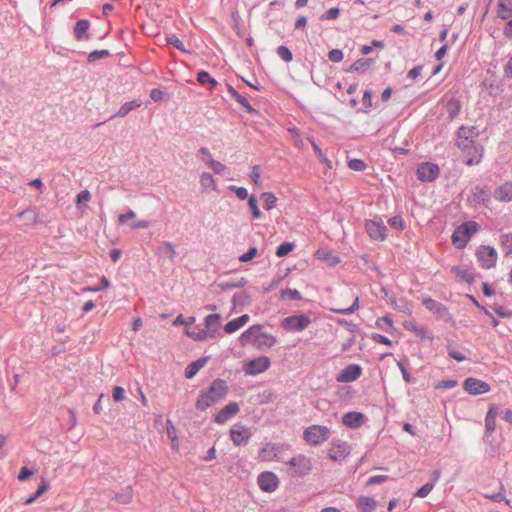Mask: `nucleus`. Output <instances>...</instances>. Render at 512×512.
<instances>
[{
    "instance_id": "nucleus-1",
    "label": "nucleus",
    "mask_w": 512,
    "mask_h": 512,
    "mask_svg": "<svg viewBox=\"0 0 512 512\" xmlns=\"http://www.w3.org/2000/svg\"><path fill=\"white\" fill-rule=\"evenodd\" d=\"M227 393L228 386L226 381L217 378L212 381L207 389L200 391L195 402V408L203 412L223 400Z\"/></svg>"
},
{
    "instance_id": "nucleus-2",
    "label": "nucleus",
    "mask_w": 512,
    "mask_h": 512,
    "mask_svg": "<svg viewBox=\"0 0 512 512\" xmlns=\"http://www.w3.org/2000/svg\"><path fill=\"white\" fill-rule=\"evenodd\" d=\"M480 230V225L473 220L459 225L452 233L451 240L457 249H463L471 240L473 234Z\"/></svg>"
},
{
    "instance_id": "nucleus-3",
    "label": "nucleus",
    "mask_w": 512,
    "mask_h": 512,
    "mask_svg": "<svg viewBox=\"0 0 512 512\" xmlns=\"http://www.w3.org/2000/svg\"><path fill=\"white\" fill-rule=\"evenodd\" d=\"M331 431L327 426L311 425L304 430L303 438L311 446H319L330 437Z\"/></svg>"
},
{
    "instance_id": "nucleus-4",
    "label": "nucleus",
    "mask_w": 512,
    "mask_h": 512,
    "mask_svg": "<svg viewBox=\"0 0 512 512\" xmlns=\"http://www.w3.org/2000/svg\"><path fill=\"white\" fill-rule=\"evenodd\" d=\"M365 230L374 241H384L387 237V227L380 216L365 221Z\"/></svg>"
},
{
    "instance_id": "nucleus-5",
    "label": "nucleus",
    "mask_w": 512,
    "mask_h": 512,
    "mask_svg": "<svg viewBox=\"0 0 512 512\" xmlns=\"http://www.w3.org/2000/svg\"><path fill=\"white\" fill-rule=\"evenodd\" d=\"M311 324V319L306 314H296L284 318L281 322L283 329L297 333L305 330Z\"/></svg>"
},
{
    "instance_id": "nucleus-6",
    "label": "nucleus",
    "mask_w": 512,
    "mask_h": 512,
    "mask_svg": "<svg viewBox=\"0 0 512 512\" xmlns=\"http://www.w3.org/2000/svg\"><path fill=\"white\" fill-rule=\"evenodd\" d=\"M287 464L292 468L291 475L294 477H304L312 470L311 459L302 454L292 457Z\"/></svg>"
},
{
    "instance_id": "nucleus-7",
    "label": "nucleus",
    "mask_w": 512,
    "mask_h": 512,
    "mask_svg": "<svg viewBox=\"0 0 512 512\" xmlns=\"http://www.w3.org/2000/svg\"><path fill=\"white\" fill-rule=\"evenodd\" d=\"M476 257L479 265L488 270L496 266L498 254L492 246L482 245L477 249Z\"/></svg>"
},
{
    "instance_id": "nucleus-8",
    "label": "nucleus",
    "mask_w": 512,
    "mask_h": 512,
    "mask_svg": "<svg viewBox=\"0 0 512 512\" xmlns=\"http://www.w3.org/2000/svg\"><path fill=\"white\" fill-rule=\"evenodd\" d=\"M271 365V361L267 356H259L247 361L243 370L245 375L256 376L266 371Z\"/></svg>"
},
{
    "instance_id": "nucleus-9",
    "label": "nucleus",
    "mask_w": 512,
    "mask_h": 512,
    "mask_svg": "<svg viewBox=\"0 0 512 512\" xmlns=\"http://www.w3.org/2000/svg\"><path fill=\"white\" fill-rule=\"evenodd\" d=\"M416 175L421 182H432L439 175V167L432 162H421L417 167Z\"/></svg>"
},
{
    "instance_id": "nucleus-10",
    "label": "nucleus",
    "mask_w": 512,
    "mask_h": 512,
    "mask_svg": "<svg viewBox=\"0 0 512 512\" xmlns=\"http://www.w3.org/2000/svg\"><path fill=\"white\" fill-rule=\"evenodd\" d=\"M251 437L250 429L240 423L234 424L230 429V438L235 446L246 445Z\"/></svg>"
},
{
    "instance_id": "nucleus-11",
    "label": "nucleus",
    "mask_w": 512,
    "mask_h": 512,
    "mask_svg": "<svg viewBox=\"0 0 512 512\" xmlns=\"http://www.w3.org/2000/svg\"><path fill=\"white\" fill-rule=\"evenodd\" d=\"M424 307L432 312L438 319H442L444 321H448L451 319L448 308L430 297L424 298L422 301Z\"/></svg>"
},
{
    "instance_id": "nucleus-12",
    "label": "nucleus",
    "mask_w": 512,
    "mask_h": 512,
    "mask_svg": "<svg viewBox=\"0 0 512 512\" xmlns=\"http://www.w3.org/2000/svg\"><path fill=\"white\" fill-rule=\"evenodd\" d=\"M204 329L210 339L221 336V316L220 314H209L204 319Z\"/></svg>"
},
{
    "instance_id": "nucleus-13",
    "label": "nucleus",
    "mask_w": 512,
    "mask_h": 512,
    "mask_svg": "<svg viewBox=\"0 0 512 512\" xmlns=\"http://www.w3.org/2000/svg\"><path fill=\"white\" fill-rule=\"evenodd\" d=\"M463 388L471 395H481L490 391V385L477 378H466L463 383Z\"/></svg>"
},
{
    "instance_id": "nucleus-14",
    "label": "nucleus",
    "mask_w": 512,
    "mask_h": 512,
    "mask_svg": "<svg viewBox=\"0 0 512 512\" xmlns=\"http://www.w3.org/2000/svg\"><path fill=\"white\" fill-rule=\"evenodd\" d=\"M257 483L264 492H274L278 488L279 480L275 473L266 471L259 474Z\"/></svg>"
},
{
    "instance_id": "nucleus-15",
    "label": "nucleus",
    "mask_w": 512,
    "mask_h": 512,
    "mask_svg": "<svg viewBox=\"0 0 512 512\" xmlns=\"http://www.w3.org/2000/svg\"><path fill=\"white\" fill-rule=\"evenodd\" d=\"M362 374V368L358 364H350L346 366L336 376V380L339 383H350L357 380Z\"/></svg>"
},
{
    "instance_id": "nucleus-16",
    "label": "nucleus",
    "mask_w": 512,
    "mask_h": 512,
    "mask_svg": "<svg viewBox=\"0 0 512 512\" xmlns=\"http://www.w3.org/2000/svg\"><path fill=\"white\" fill-rule=\"evenodd\" d=\"M350 454V446L345 441L337 440L332 442L329 450V457L333 461H342Z\"/></svg>"
},
{
    "instance_id": "nucleus-17",
    "label": "nucleus",
    "mask_w": 512,
    "mask_h": 512,
    "mask_svg": "<svg viewBox=\"0 0 512 512\" xmlns=\"http://www.w3.org/2000/svg\"><path fill=\"white\" fill-rule=\"evenodd\" d=\"M239 410L240 407L237 402H230L214 416V422L217 424H224L228 420L232 419Z\"/></svg>"
},
{
    "instance_id": "nucleus-18",
    "label": "nucleus",
    "mask_w": 512,
    "mask_h": 512,
    "mask_svg": "<svg viewBox=\"0 0 512 512\" xmlns=\"http://www.w3.org/2000/svg\"><path fill=\"white\" fill-rule=\"evenodd\" d=\"M366 420V416L361 412L351 411L342 416V423L350 428L357 429L361 427Z\"/></svg>"
},
{
    "instance_id": "nucleus-19",
    "label": "nucleus",
    "mask_w": 512,
    "mask_h": 512,
    "mask_svg": "<svg viewBox=\"0 0 512 512\" xmlns=\"http://www.w3.org/2000/svg\"><path fill=\"white\" fill-rule=\"evenodd\" d=\"M263 330V326L260 324H255L250 326L247 330H245L239 337V343L241 346H246L247 344H252L258 338L259 334Z\"/></svg>"
},
{
    "instance_id": "nucleus-20",
    "label": "nucleus",
    "mask_w": 512,
    "mask_h": 512,
    "mask_svg": "<svg viewBox=\"0 0 512 512\" xmlns=\"http://www.w3.org/2000/svg\"><path fill=\"white\" fill-rule=\"evenodd\" d=\"M495 200L500 202H511L512 201V182L506 181L500 186L495 188L492 193Z\"/></svg>"
},
{
    "instance_id": "nucleus-21",
    "label": "nucleus",
    "mask_w": 512,
    "mask_h": 512,
    "mask_svg": "<svg viewBox=\"0 0 512 512\" xmlns=\"http://www.w3.org/2000/svg\"><path fill=\"white\" fill-rule=\"evenodd\" d=\"M466 157L465 164L468 166H473L479 164L484 155V147L479 143L472 147V150L469 152H463Z\"/></svg>"
},
{
    "instance_id": "nucleus-22",
    "label": "nucleus",
    "mask_w": 512,
    "mask_h": 512,
    "mask_svg": "<svg viewBox=\"0 0 512 512\" xmlns=\"http://www.w3.org/2000/svg\"><path fill=\"white\" fill-rule=\"evenodd\" d=\"M200 155H207V159H203L204 163L212 169L216 174H222L226 169V166L219 161L212 158V155L208 148L201 147L198 151Z\"/></svg>"
},
{
    "instance_id": "nucleus-23",
    "label": "nucleus",
    "mask_w": 512,
    "mask_h": 512,
    "mask_svg": "<svg viewBox=\"0 0 512 512\" xmlns=\"http://www.w3.org/2000/svg\"><path fill=\"white\" fill-rule=\"evenodd\" d=\"M375 64V60L373 58H360L356 60L351 66L347 69V72L354 73L358 72L360 74L366 73L373 65Z\"/></svg>"
},
{
    "instance_id": "nucleus-24",
    "label": "nucleus",
    "mask_w": 512,
    "mask_h": 512,
    "mask_svg": "<svg viewBox=\"0 0 512 512\" xmlns=\"http://www.w3.org/2000/svg\"><path fill=\"white\" fill-rule=\"evenodd\" d=\"M277 342L275 336L261 331L258 338L253 343V346L258 350L269 349L273 347Z\"/></svg>"
},
{
    "instance_id": "nucleus-25",
    "label": "nucleus",
    "mask_w": 512,
    "mask_h": 512,
    "mask_svg": "<svg viewBox=\"0 0 512 512\" xmlns=\"http://www.w3.org/2000/svg\"><path fill=\"white\" fill-rule=\"evenodd\" d=\"M209 358V356H204L188 364L184 372L185 377L187 379L194 378L199 370L205 366Z\"/></svg>"
},
{
    "instance_id": "nucleus-26",
    "label": "nucleus",
    "mask_w": 512,
    "mask_h": 512,
    "mask_svg": "<svg viewBox=\"0 0 512 512\" xmlns=\"http://www.w3.org/2000/svg\"><path fill=\"white\" fill-rule=\"evenodd\" d=\"M90 28V22L87 19H80L76 22L74 28V37L78 41H84L89 39L88 30Z\"/></svg>"
},
{
    "instance_id": "nucleus-27",
    "label": "nucleus",
    "mask_w": 512,
    "mask_h": 512,
    "mask_svg": "<svg viewBox=\"0 0 512 512\" xmlns=\"http://www.w3.org/2000/svg\"><path fill=\"white\" fill-rule=\"evenodd\" d=\"M472 195L476 204L486 205L490 201V189L488 186L473 188Z\"/></svg>"
},
{
    "instance_id": "nucleus-28",
    "label": "nucleus",
    "mask_w": 512,
    "mask_h": 512,
    "mask_svg": "<svg viewBox=\"0 0 512 512\" xmlns=\"http://www.w3.org/2000/svg\"><path fill=\"white\" fill-rule=\"evenodd\" d=\"M227 90L230 93V95L245 109V111L248 114H255L257 113L256 109H254L246 97L239 94L236 89L231 86L230 84H227Z\"/></svg>"
},
{
    "instance_id": "nucleus-29",
    "label": "nucleus",
    "mask_w": 512,
    "mask_h": 512,
    "mask_svg": "<svg viewBox=\"0 0 512 512\" xmlns=\"http://www.w3.org/2000/svg\"><path fill=\"white\" fill-rule=\"evenodd\" d=\"M444 107L449 119L452 120L458 116L462 106L460 100L455 97H451L446 101Z\"/></svg>"
},
{
    "instance_id": "nucleus-30",
    "label": "nucleus",
    "mask_w": 512,
    "mask_h": 512,
    "mask_svg": "<svg viewBox=\"0 0 512 512\" xmlns=\"http://www.w3.org/2000/svg\"><path fill=\"white\" fill-rule=\"evenodd\" d=\"M142 105V101L140 99H134L128 102H125L121 105L119 110L112 117H125L132 110L139 108Z\"/></svg>"
},
{
    "instance_id": "nucleus-31",
    "label": "nucleus",
    "mask_w": 512,
    "mask_h": 512,
    "mask_svg": "<svg viewBox=\"0 0 512 512\" xmlns=\"http://www.w3.org/2000/svg\"><path fill=\"white\" fill-rule=\"evenodd\" d=\"M157 253L160 257L168 258L171 262H174L177 256V252L171 242H164L161 244L157 249Z\"/></svg>"
},
{
    "instance_id": "nucleus-32",
    "label": "nucleus",
    "mask_w": 512,
    "mask_h": 512,
    "mask_svg": "<svg viewBox=\"0 0 512 512\" xmlns=\"http://www.w3.org/2000/svg\"><path fill=\"white\" fill-rule=\"evenodd\" d=\"M357 508L361 512H373L376 509V500L370 496H360L358 498Z\"/></svg>"
},
{
    "instance_id": "nucleus-33",
    "label": "nucleus",
    "mask_w": 512,
    "mask_h": 512,
    "mask_svg": "<svg viewBox=\"0 0 512 512\" xmlns=\"http://www.w3.org/2000/svg\"><path fill=\"white\" fill-rule=\"evenodd\" d=\"M199 182H200V185H201L202 189L205 192H211V191H216L217 190L216 181H215L214 177L212 176V174H210L208 172H203L200 175V181Z\"/></svg>"
},
{
    "instance_id": "nucleus-34",
    "label": "nucleus",
    "mask_w": 512,
    "mask_h": 512,
    "mask_svg": "<svg viewBox=\"0 0 512 512\" xmlns=\"http://www.w3.org/2000/svg\"><path fill=\"white\" fill-rule=\"evenodd\" d=\"M497 15L506 20L512 16V0H499Z\"/></svg>"
},
{
    "instance_id": "nucleus-35",
    "label": "nucleus",
    "mask_w": 512,
    "mask_h": 512,
    "mask_svg": "<svg viewBox=\"0 0 512 512\" xmlns=\"http://www.w3.org/2000/svg\"><path fill=\"white\" fill-rule=\"evenodd\" d=\"M49 489V483L45 478H41V481L38 485L37 490L30 495L25 501V505H30L35 502L42 494H44Z\"/></svg>"
},
{
    "instance_id": "nucleus-36",
    "label": "nucleus",
    "mask_w": 512,
    "mask_h": 512,
    "mask_svg": "<svg viewBox=\"0 0 512 512\" xmlns=\"http://www.w3.org/2000/svg\"><path fill=\"white\" fill-rule=\"evenodd\" d=\"M456 146L462 151V152H469L472 150V147L479 144L475 140L468 138L467 136H462L459 134H456Z\"/></svg>"
},
{
    "instance_id": "nucleus-37",
    "label": "nucleus",
    "mask_w": 512,
    "mask_h": 512,
    "mask_svg": "<svg viewBox=\"0 0 512 512\" xmlns=\"http://www.w3.org/2000/svg\"><path fill=\"white\" fill-rule=\"evenodd\" d=\"M121 504H128L133 499V489L131 486H126L121 491L116 492L113 497Z\"/></svg>"
},
{
    "instance_id": "nucleus-38",
    "label": "nucleus",
    "mask_w": 512,
    "mask_h": 512,
    "mask_svg": "<svg viewBox=\"0 0 512 512\" xmlns=\"http://www.w3.org/2000/svg\"><path fill=\"white\" fill-rule=\"evenodd\" d=\"M197 81L201 85H208L209 90H213L218 84V82L213 77H211L210 74L205 70H201L198 72Z\"/></svg>"
},
{
    "instance_id": "nucleus-39",
    "label": "nucleus",
    "mask_w": 512,
    "mask_h": 512,
    "mask_svg": "<svg viewBox=\"0 0 512 512\" xmlns=\"http://www.w3.org/2000/svg\"><path fill=\"white\" fill-rule=\"evenodd\" d=\"M496 415L497 412L494 407H491L485 416V430L487 433H492L496 428Z\"/></svg>"
},
{
    "instance_id": "nucleus-40",
    "label": "nucleus",
    "mask_w": 512,
    "mask_h": 512,
    "mask_svg": "<svg viewBox=\"0 0 512 512\" xmlns=\"http://www.w3.org/2000/svg\"><path fill=\"white\" fill-rule=\"evenodd\" d=\"M451 271L456 275L458 279L471 284L474 281V276L468 271L460 268L459 266H453Z\"/></svg>"
},
{
    "instance_id": "nucleus-41",
    "label": "nucleus",
    "mask_w": 512,
    "mask_h": 512,
    "mask_svg": "<svg viewBox=\"0 0 512 512\" xmlns=\"http://www.w3.org/2000/svg\"><path fill=\"white\" fill-rule=\"evenodd\" d=\"M249 302L250 296L245 291H241L233 295L232 303L234 307H244L249 304Z\"/></svg>"
},
{
    "instance_id": "nucleus-42",
    "label": "nucleus",
    "mask_w": 512,
    "mask_h": 512,
    "mask_svg": "<svg viewBox=\"0 0 512 512\" xmlns=\"http://www.w3.org/2000/svg\"><path fill=\"white\" fill-rule=\"evenodd\" d=\"M290 299L293 301H299L302 299L301 293L297 289L286 288L280 292V300Z\"/></svg>"
},
{
    "instance_id": "nucleus-43",
    "label": "nucleus",
    "mask_w": 512,
    "mask_h": 512,
    "mask_svg": "<svg viewBox=\"0 0 512 512\" xmlns=\"http://www.w3.org/2000/svg\"><path fill=\"white\" fill-rule=\"evenodd\" d=\"M261 199L264 202V208L266 210H272L277 203V197L272 192H263L261 194Z\"/></svg>"
},
{
    "instance_id": "nucleus-44",
    "label": "nucleus",
    "mask_w": 512,
    "mask_h": 512,
    "mask_svg": "<svg viewBox=\"0 0 512 512\" xmlns=\"http://www.w3.org/2000/svg\"><path fill=\"white\" fill-rule=\"evenodd\" d=\"M187 334L195 341H205L209 339L205 329L201 327H194L191 331H188Z\"/></svg>"
},
{
    "instance_id": "nucleus-45",
    "label": "nucleus",
    "mask_w": 512,
    "mask_h": 512,
    "mask_svg": "<svg viewBox=\"0 0 512 512\" xmlns=\"http://www.w3.org/2000/svg\"><path fill=\"white\" fill-rule=\"evenodd\" d=\"M248 206L251 210L253 219H260L262 217V212L258 208V201L257 198L254 195H251L248 198Z\"/></svg>"
},
{
    "instance_id": "nucleus-46",
    "label": "nucleus",
    "mask_w": 512,
    "mask_h": 512,
    "mask_svg": "<svg viewBox=\"0 0 512 512\" xmlns=\"http://www.w3.org/2000/svg\"><path fill=\"white\" fill-rule=\"evenodd\" d=\"M108 56H110V51L107 49L94 50L88 54L87 60L88 62L92 63L97 60L104 59Z\"/></svg>"
},
{
    "instance_id": "nucleus-47",
    "label": "nucleus",
    "mask_w": 512,
    "mask_h": 512,
    "mask_svg": "<svg viewBox=\"0 0 512 512\" xmlns=\"http://www.w3.org/2000/svg\"><path fill=\"white\" fill-rule=\"evenodd\" d=\"M359 309V298L356 297L352 305L348 308L331 309L332 312L340 315H350Z\"/></svg>"
},
{
    "instance_id": "nucleus-48",
    "label": "nucleus",
    "mask_w": 512,
    "mask_h": 512,
    "mask_svg": "<svg viewBox=\"0 0 512 512\" xmlns=\"http://www.w3.org/2000/svg\"><path fill=\"white\" fill-rule=\"evenodd\" d=\"M294 246L292 242H283L277 247L275 254L277 257H284L294 249Z\"/></svg>"
},
{
    "instance_id": "nucleus-49",
    "label": "nucleus",
    "mask_w": 512,
    "mask_h": 512,
    "mask_svg": "<svg viewBox=\"0 0 512 512\" xmlns=\"http://www.w3.org/2000/svg\"><path fill=\"white\" fill-rule=\"evenodd\" d=\"M110 285H111L110 281L105 276H102L100 279L99 285L85 287V288H83V291L99 292V291H102V290L110 287Z\"/></svg>"
},
{
    "instance_id": "nucleus-50",
    "label": "nucleus",
    "mask_w": 512,
    "mask_h": 512,
    "mask_svg": "<svg viewBox=\"0 0 512 512\" xmlns=\"http://www.w3.org/2000/svg\"><path fill=\"white\" fill-rule=\"evenodd\" d=\"M277 55L286 63H289L293 60L292 52L285 45H281L277 48Z\"/></svg>"
},
{
    "instance_id": "nucleus-51",
    "label": "nucleus",
    "mask_w": 512,
    "mask_h": 512,
    "mask_svg": "<svg viewBox=\"0 0 512 512\" xmlns=\"http://www.w3.org/2000/svg\"><path fill=\"white\" fill-rule=\"evenodd\" d=\"M167 44L172 45L176 49L184 52V53H190V51L186 50L184 47L183 42L174 34L168 36L166 38Z\"/></svg>"
},
{
    "instance_id": "nucleus-52",
    "label": "nucleus",
    "mask_w": 512,
    "mask_h": 512,
    "mask_svg": "<svg viewBox=\"0 0 512 512\" xmlns=\"http://www.w3.org/2000/svg\"><path fill=\"white\" fill-rule=\"evenodd\" d=\"M405 328L407 330L413 332L416 336H418L420 338H429V339L432 338V336L427 335L426 331L422 327H420L414 323L405 324Z\"/></svg>"
},
{
    "instance_id": "nucleus-53",
    "label": "nucleus",
    "mask_w": 512,
    "mask_h": 512,
    "mask_svg": "<svg viewBox=\"0 0 512 512\" xmlns=\"http://www.w3.org/2000/svg\"><path fill=\"white\" fill-rule=\"evenodd\" d=\"M501 243L506 255L512 254V233H505L501 235Z\"/></svg>"
},
{
    "instance_id": "nucleus-54",
    "label": "nucleus",
    "mask_w": 512,
    "mask_h": 512,
    "mask_svg": "<svg viewBox=\"0 0 512 512\" xmlns=\"http://www.w3.org/2000/svg\"><path fill=\"white\" fill-rule=\"evenodd\" d=\"M312 148L316 153L319 161L323 164H326L329 168H331V161L326 157V155L322 152L321 148L312 140L311 141Z\"/></svg>"
},
{
    "instance_id": "nucleus-55",
    "label": "nucleus",
    "mask_w": 512,
    "mask_h": 512,
    "mask_svg": "<svg viewBox=\"0 0 512 512\" xmlns=\"http://www.w3.org/2000/svg\"><path fill=\"white\" fill-rule=\"evenodd\" d=\"M392 325V320L387 316L378 318L376 320V326L385 332H389V330L392 328Z\"/></svg>"
},
{
    "instance_id": "nucleus-56",
    "label": "nucleus",
    "mask_w": 512,
    "mask_h": 512,
    "mask_svg": "<svg viewBox=\"0 0 512 512\" xmlns=\"http://www.w3.org/2000/svg\"><path fill=\"white\" fill-rule=\"evenodd\" d=\"M247 283V280L245 278H240L236 281H226L221 284V287L223 289H234V288H241Z\"/></svg>"
},
{
    "instance_id": "nucleus-57",
    "label": "nucleus",
    "mask_w": 512,
    "mask_h": 512,
    "mask_svg": "<svg viewBox=\"0 0 512 512\" xmlns=\"http://www.w3.org/2000/svg\"><path fill=\"white\" fill-rule=\"evenodd\" d=\"M433 488H434V483L427 482L417 490V492L415 493V496L419 497V498H425L430 494V492L433 490Z\"/></svg>"
},
{
    "instance_id": "nucleus-58",
    "label": "nucleus",
    "mask_w": 512,
    "mask_h": 512,
    "mask_svg": "<svg viewBox=\"0 0 512 512\" xmlns=\"http://www.w3.org/2000/svg\"><path fill=\"white\" fill-rule=\"evenodd\" d=\"M228 188L230 191H233L240 200H245L250 197L248 194V190L245 187L230 185Z\"/></svg>"
},
{
    "instance_id": "nucleus-59",
    "label": "nucleus",
    "mask_w": 512,
    "mask_h": 512,
    "mask_svg": "<svg viewBox=\"0 0 512 512\" xmlns=\"http://www.w3.org/2000/svg\"><path fill=\"white\" fill-rule=\"evenodd\" d=\"M446 349H447V353H448V356L454 360H456L457 362H463L465 361L467 358L464 354H462L461 352L453 349L451 347V345H446Z\"/></svg>"
},
{
    "instance_id": "nucleus-60",
    "label": "nucleus",
    "mask_w": 512,
    "mask_h": 512,
    "mask_svg": "<svg viewBox=\"0 0 512 512\" xmlns=\"http://www.w3.org/2000/svg\"><path fill=\"white\" fill-rule=\"evenodd\" d=\"M348 167L353 171H363L366 168V163L361 159H351L348 162Z\"/></svg>"
},
{
    "instance_id": "nucleus-61",
    "label": "nucleus",
    "mask_w": 512,
    "mask_h": 512,
    "mask_svg": "<svg viewBox=\"0 0 512 512\" xmlns=\"http://www.w3.org/2000/svg\"><path fill=\"white\" fill-rule=\"evenodd\" d=\"M340 15V9L337 7H333L324 12L320 19L321 20H334L337 19Z\"/></svg>"
},
{
    "instance_id": "nucleus-62",
    "label": "nucleus",
    "mask_w": 512,
    "mask_h": 512,
    "mask_svg": "<svg viewBox=\"0 0 512 512\" xmlns=\"http://www.w3.org/2000/svg\"><path fill=\"white\" fill-rule=\"evenodd\" d=\"M257 253H258L257 247H255V246L250 247L244 254L239 256V261L240 262H249L254 257H256Z\"/></svg>"
},
{
    "instance_id": "nucleus-63",
    "label": "nucleus",
    "mask_w": 512,
    "mask_h": 512,
    "mask_svg": "<svg viewBox=\"0 0 512 512\" xmlns=\"http://www.w3.org/2000/svg\"><path fill=\"white\" fill-rule=\"evenodd\" d=\"M344 58V53L341 49H332L328 53V59L331 62L338 63L341 62Z\"/></svg>"
},
{
    "instance_id": "nucleus-64",
    "label": "nucleus",
    "mask_w": 512,
    "mask_h": 512,
    "mask_svg": "<svg viewBox=\"0 0 512 512\" xmlns=\"http://www.w3.org/2000/svg\"><path fill=\"white\" fill-rule=\"evenodd\" d=\"M240 328H241V325H240L238 319L235 318L225 324L224 331L227 334H232V333L236 332L237 330H239Z\"/></svg>"
}]
</instances>
